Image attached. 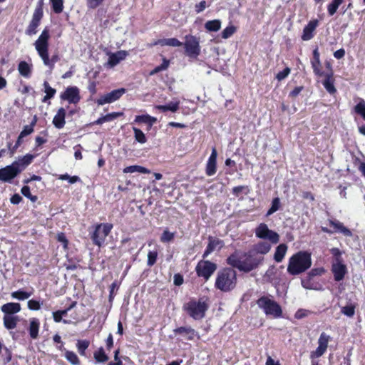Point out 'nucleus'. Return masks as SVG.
<instances>
[{
    "label": "nucleus",
    "instance_id": "cd10ccee",
    "mask_svg": "<svg viewBox=\"0 0 365 365\" xmlns=\"http://www.w3.org/2000/svg\"><path fill=\"white\" fill-rule=\"evenodd\" d=\"M12 359V351L3 344L0 340V361L3 365L9 364Z\"/></svg>",
    "mask_w": 365,
    "mask_h": 365
},
{
    "label": "nucleus",
    "instance_id": "f257e3e1",
    "mask_svg": "<svg viewBox=\"0 0 365 365\" xmlns=\"http://www.w3.org/2000/svg\"><path fill=\"white\" fill-rule=\"evenodd\" d=\"M263 257H257L253 251L241 253L236 250L226 259V263L240 272L249 273L262 262Z\"/></svg>",
    "mask_w": 365,
    "mask_h": 365
},
{
    "label": "nucleus",
    "instance_id": "a19ab883",
    "mask_svg": "<svg viewBox=\"0 0 365 365\" xmlns=\"http://www.w3.org/2000/svg\"><path fill=\"white\" fill-rule=\"evenodd\" d=\"M93 357L98 363H105L108 360V356L103 347H100L93 353Z\"/></svg>",
    "mask_w": 365,
    "mask_h": 365
},
{
    "label": "nucleus",
    "instance_id": "b1692460",
    "mask_svg": "<svg viewBox=\"0 0 365 365\" xmlns=\"http://www.w3.org/2000/svg\"><path fill=\"white\" fill-rule=\"evenodd\" d=\"M173 332L175 334L186 335V339L189 341L193 340L195 336H197V339H200L198 333L190 327H180L175 329Z\"/></svg>",
    "mask_w": 365,
    "mask_h": 365
},
{
    "label": "nucleus",
    "instance_id": "aec40b11",
    "mask_svg": "<svg viewBox=\"0 0 365 365\" xmlns=\"http://www.w3.org/2000/svg\"><path fill=\"white\" fill-rule=\"evenodd\" d=\"M311 65L314 73L317 76H323L324 73L322 71V63L320 61V53L318 48H315L312 52V58L311 59Z\"/></svg>",
    "mask_w": 365,
    "mask_h": 365
},
{
    "label": "nucleus",
    "instance_id": "052dcab7",
    "mask_svg": "<svg viewBox=\"0 0 365 365\" xmlns=\"http://www.w3.org/2000/svg\"><path fill=\"white\" fill-rule=\"evenodd\" d=\"M123 113L122 112H113V113L106 114V115H103V118L105 123L110 122V121L115 120L118 117L123 115Z\"/></svg>",
    "mask_w": 365,
    "mask_h": 365
},
{
    "label": "nucleus",
    "instance_id": "6ab92c4d",
    "mask_svg": "<svg viewBox=\"0 0 365 365\" xmlns=\"http://www.w3.org/2000/svg\"><path fill=\"white\" fill-rule=\"evenodd\" d=\"M224 246V242L215 237L209 236L208 244L202 255V258H206L210 254H211L216 248L220 250Z\"/></svg>",
    "mask_w": 365,
    "mask_h": 365
},
{
    "label": "nucleus",
    "instance_id": "49530a36",
    "mask_svg": "<svg viewBox=\"0 0 365 365\" xmlns=\"http://www.w3.org/2000/svg\"><path fill=\"white\" fill-rule=\"evenodd\" d=\"M32 292H27L22 289H19L17 291L11 292V297L14 299H16L19 300H25L31 297Z\"/></svg>",
    "mask_w": 365,
    "mask_h": 365
},
{
    "label": "nucleus",
    "instance_id": "dca6fc26",
    "mask_svg": "<svg viewBox=\"0 0 365 365\" xmlns=\"http://www.w3.org/2000/svg\"><path fill=\"white\" fill-rule=\"evenodd\" d=\"M126 90L123 88L115 89L110 93L101 96L97 99L96 103L98 105H104L106 103H111L121 98L125 93Z\"/></svg>",
    "mask_w": 365,
    "mask_h": 365
},
{
    "label": "nucleus",
    "instance_id": "c85d7f7f",
    "mask_svg": "<svg viewBox=\"0 0 365 365\" xmlns=\"http://www.w3.org/2000/svg\"><path fill=\"white\" fill-rule=\"evenodd\" d=\"M32 68V64H29L25 61H21L18 64L19 74L26 78H29L31 76Z\"/></svg>",
    "mask_w": 365,
    "mask_h": 365
},
{
    "label": "nucleus",
    "instance_id": "a211bd4d",
    "mask_svg": "<svg viewBox=\"0 0 365 365\" xmlns=\"http://www.w3.org/2000/svg\"><path fill=\"white\" fill-rule=\"evenodd\" d=\"M318 26L319 21L317 19H312L309 21L303 29L301 38L303 41H309L313 38L315 34V30Z\"/></svg>",
    "mask_w": 365,
    "mask_h": 365
},
{
    "label": "nucleus",
    "instance_id": "8fccbe9b",
    "mask_svg": "<svg viewBox=\"0 0 365 365\" xmlns=\"http://www.w3.org/2000/svg\"><path fill=\"white\" fill-rule=\"evenodd\" d=\"M133 130L134 132V137L136 141L141 144L146 143L147 138L145 137V135L140 129L133 127Z\"/></svg>",
    "mask_w": 365,
    "mask_h": 365
},
{
    "label": "nucleus",
    "instance_id": "5fc2aeb1",
    "mask_svg": "<svg viewBox=\"0 0 365 365\" xmlns=\"http://www.w3.org/2000/svg\"><path fill=\"white\" fill-rule=\"evenodd\" d=\"M312 277L309 276L308 274L306 276V277L302 279L301 284L302 286L307 289H316V287L314 286L313 282H312Z\"/></svg>",
    "mask_w": 365,
    "mask_h": 365
},
{
    "label": "nucleus",
    "instance_id": "473e14b6",
    "mask_svg": "<svg viewBox=\"0 0 365 365\" xmlns=\"http://www.w3.org/2000/svg\"><path fill=\"white\" fill-rule=\"evenodd\" d=\"M287 245L284 243L279 244L275 250V252L274 255V259L277 262H281L287 251Z\"/></svg>",
    "mask_w": 365,
    "mask_h": 365
},
{
    "label": "nucleus",
    "instance_id": "e433bc0d",
    "mask_svg": "<svg viewBox=\"0 0 365 365\" xmlns=\"http://www.w3.org/2000/svg\"><path fill=\"white\" fill-rule=\"evenodd\" d=\"M135 172L140 173H143V174H149L150 173V170L145 167H143L140 165H130V166L125 167L123 169L124 173H135Z\"/></svg>",
    "mask_w": 365,
    "mask_h": 365
},
{
    "label": "nucleus",
    "instance_id": "680f3d73",
    "mask_svg": "<svg viewBox=\"0 0 365 365\" xmlns=\"http://www.w3.org/2000/svg\"><path fill=\"white\" fill-rule=\"evenodd\" d=\"M290 71H291V69L289 67H286L282 71H279V73H277L276 78L279 81H281L284 80V78H286L289 76V74L290 73Z\"/></svg>",
    "mask_w": 365,
    "mask_h": 365
},
{
    "label": "nucleus",
    "instance_id": "69168bd1",
    "mask_svg": "<svg viewBox=\"0 0 365 365\" xmlns=\"http://www.w3.org/2000/svg\"><path fill=\"white\" fill-rule=\"evenodd\" d=\"M57 240L61 242L64 249H67L68 246V240H67L63 232H60L57 235Z\"/></svg>",
    "mask_w": 365,
    "mask_h": 365
},
{
    "label": "nucleus",
    "instance_id": "2f4dec72",
    "mask_svg": "<svg viewBox=\"0 0 365 365\" xmlns=\"http://www.w3.org/2000/svg\"><path fill=\"white\" fill-rule=\"evenodd\" d=\"M157 121V118L148 114L136 115L135 122L138 123H145L148 125V129L150 130L153 125Z\"/></svg>",
    "mask_w": 365,
    "mask_h": 365
},
{
    "label": "nucleus",
    "instance_id": "2eb2a0df",
    "mask_svg": "<svg viewBox=\"0 0 365 365\" xmlns=\"http://www.w3.org/2000/svg\"><path fill=\"white\" fill-rule=\"evenodd\" d=\"M331 339V337L329 334L322 332L318 339V347L310 353L312 357L319 358L324 355L327 350L328 344Z\"/></svg>",
    "mask_w": 365,
    "mask_h": 365
},
{
    "label": "nucleus",
    "instance_id": "3c124183",
    "mask_svg": "<svg viewBox=\"0 0 365 365\" xmlns=\"http://www.w3.org/2000/svg\"><path fill=\"white\" fill-rule=\"evenodd\" d=\"M51 7L54 13L60 14L63 10V0H50Z\"/></svg>",
    "mask_w": 365,
    "mask_h": 365
},
{
    "label": "nucleus",
    "instance_id": "423d86ee",
    "mask_svg": "<svg viewBox=\"0 0 365 365\" xmlns=\"http://www.w3.org/2000/svg\"><path fill=\"white\" fill-rule=\"evenodd\" d=\"M183 310L193 319L200 320L205 317L206 312L209 309V298L207 297H200L197 300L192 298L182 307Z\"/></svg>",
    "mask_w": 365,
    "mask_h": 365
},
{
    "label": "nucleus",
    "instance_id": "1a4fd4ad",
    "mask_svg": "<svg viewBox=\"0 0 365 365\" xmlns=\"http://www.w3.org/2000/svg\"><path fill=\"white\" fill-rule=\"evenodd\" d=\"M217 268V264L210 260H200L195 267L196 274L205 282L209 280Z\"/></svg>",
    "mask_w": 365,
    "mask_h": 365
},
{
    "label": "nucleus",
    "instance_id": "20e7f679",
    "mask_svg": "<svg viewBox=\"0 0 365 365\" xmlns=\"http://www.w3.org/2000/svg\"><path fill=\"white\" fill-rule=\"evenodd\" d=\"M235 269L230 266L222 267L217 272L214 284L217 290L227 293L236 288L237 274Z\"/></svg>",
    "mask_w": 365,
    "mask_h": 365
},
{
    "label": "nucleus",
    "instance_id": "f704fd0d",
    "mask_svg": "<svg viewBox=\"0 0 365 365\" xmlns=\"http://www.w3.org/2000/svg\"><path fill=\"white\" fill-rule=\"evenodd\" d=\"M3 321L5 328L10 330L16 327L19 319L17 316L4 315L3 317Z\"/></svg>",
    "mask_w": 365,
    "mask_h": 365
},
{
    "label": "nucleus",
    "instance_id": "864d4df0",
    "mask_svg": "<svg viewBox=\"0 0 365 365\" xmlns=\"http://www.w3.org/2000/svg\"><path fill=\"white\" fill-rule=\"evenodd\" d=\"M237 31L236 26L230 25L227 26L221 33V36L224 39L231 37Z\"/></svg>",
    "mask_w": 365,
    "mask_h": 365
},
{
    "label": "nucleus",
    "instance_id": "603ef678",
    "mask_svg": "<svg viewBox=\"0 0 365 365\" xmlns=\"http://www.w3.org/2000/svg\"><path fill=\"white\" fill-rule=\"evenodd\" d=\"M21 194L29 199L31 202H35L38 200V197L36 195H33L31 193L30 187L28 185H24L21 189Z\"/></svg>",
    "mask_w": 365,
    "mask_h": 365
},
{
    "label": "nucleus",
    "instance_id": "ea45409f",
    "mask_svg": "<svg viewBox=\"0 0 365 365\" xmlns=\"http://www.w3.org/2000/svg\"><path fill=\"white\" fill-rule=\"evenodd\" d=\"M64 357L72 365H81L78 356L73 351L65 350Z\"/></svg>",
    "mask_w": 365,
    "mask_h": 365
},
{
    "label": "nucleus",
    "instance_id": "4c0bfd02",
    "mask_svg": "<svg viewBox=\"0 0 365 365\" xmlns=\"http://www.w3.org/2000/svg\"><path fill=\"white\" fill-rule=\"evenodd\" d=\"M205 28L207 31L216 32L221 28V21L219 19H214L207 21L205 24Z\"/></svg>",
    "mask_w": 365,
    "mask_h": 365
},
{
    "label": "nucleus",
    "instance_id": "de8ad7c7",
    "mask_svg": "<svg viewBox=\"0 0 365 365\" xmlns=\"http://www.w3.org/2000/svg\"><path fill=\"white\" fill-rule=\"evenodd\" d=\"M169 66H170V61L168 60L165 57H163V63L160 65L156 66L154 69H153L150 72V75L153 76V75H155V74H156L159 72H161L163 71H165L166 69H168Z\"/></svg>",
    "mask_w": 365,
    "mask_h": 365
},
{
    "label": "nucleus",
    "instance_id": "37998d69",
    "mask_svg": "<svg viewBox=\"0 0 365 365\" xmlns=\"http://www.w3.org/2000/svg\"><path fill=\"white\" fill-rule=\"evenodd\" d=\"M280 207H281L280 199L278 197L273 198L272 200L271 207L267 210V212L266 213V216L267 217L270 216L271 215H272L273 213H274L275 212L279 210L280 209Z\"/></svg>",
    "mask_w": 365,
    "mask_h": 365
},
{
    "label": "nucleus",
    "instance_id": "c756f323",
    "mask_svg": "<svg viewBox=\"0 0 365 365\" xmlns=\"http://www.w3.org/2000/svg\"><path fill=\"white\" fill-rule=\"evenodd\" d=\"M155 108L161 112H167L171 111L173 113H175L180 108V101H177L175 102L171 101L166 105H157Z\"/></svg>",
    "mask_w": 365,
    "mask_h": 365
},
{
    "label": "nucleus",
    "instance_id": "774afa93",
    "mask_svg": "<svg viewBox=\"0 0 365 365\" xmlns=\"http://www.w3.org/2000/svg\"><path fill=\"white\" fill-rule=\"evenodd\" d=\"M207 6L205 0L201 1L200 3L195 4V11L197 14L202 12Z\"/></svg>",
    "mask_w": 365,
    "mask_h": 365
},
{
    "label": "nucleus",
    "instance_id": "6e6552de",
    "mask_svg": "<svg viewBox=\"0 0 365 365\" xmlns=\"http://www.w3.org/2000/svg\"><path fill=\"white\" fill-rule=\"evenodd\" d=\"M112 229L113 225L110 223H100L96 225L94 231L91 235L93 244L101 247Z\"/></svg>",
    "mask_w": 365,
    "mask_h": 365
},
{
    "label": "nucleus",
    "instance_id": "9d476101",
    "mask_svg": "<svg viewBox=\"0 0 365 365\" xmlns=\"http://www.w3.org/2000/svg\"><path fill=\"white\" fill-rule=\"evenodd\" d=\"M43 0H39L34 11L31 21L26 30L27 35L32 36L37 33V28L40 25L41 21L43 16Z\"/></svg>",
    "mask_w": 365,
    "mask_h": 365
},
{
    "label": "nucleus",
    "instance_id": "72a5a7b5",
    "mask_svg": "<svg viewBox=\"0 0 365 365\" xmlns=\"http://www.w3.org/2000/svg\"><path fill=\"white\" fill-rule=\"evenodd\" d=\"M271 245L267 242H259L254 245L253 251L254 253L265 255L269 252Z\"/></svg>",
    "mask_w": 365,
    "mask_h": 365
},
{
    "label": "nucleus",
    "instance_id": "bb28decb",
    "mask_svg": "<svg viewBox=\"0 0 365 365\" xmlns=\"http://www.w3.org/2000/svg\"><path fill=\"white\" fill-rule=\"evenodd\" d=\"M1 309L4 315L12 316L21 311V305L17 302H9L3 304Z\"/></svg>",
    "mask_w": 365,
    "mask_h": 365
},
{
    "label": "nucleus",
    "instance_id": "0eeeda50",
    "mask_svg": "<svg viewBox=\"0 0 365 365\" xmlns=\"http://www.w3.org/2000/svg\"><path fill=\"white\" fill-rule=\"evenodd\" d=\"M256 304L264 311L266 315H270L274 318L281 317L282 315L281 306L267 296L259 297L257 300Z\"/></svg>",
    "mask_w": 365,
    "mask_h": 365
},
{
    "label": "nucleus",
    "instance_id": "393cba45",
    "mask_svg": "<svg viewBox=\"0 0 365 365\" xmlns=\"http://www.w3.org/2000/svg\"><path fill=\"white\" fill-rule=\"evenodd\" d=\"M128 54V51H118L115 53H113L109 56L107 64L110 67H113L118 64L121 61L124 60L127 57Z\"/></svg>",
    "mask_w": 365,
    "mask_h": 365
},
{
    "label": "nucleus",
    "instance_id": "ddd939ff",
    "mask_svg": "<svg viewBox=\"0 0 365 365\" xmlns=\"http://www.w3.org/2000/svg\"><path fill=\"white\" fill-rule=\"evenodd\" d=\"M60 98L70 104H78L81 101L80 90L77 86H68L60 94Z\"/></svg>",
    "mask_w": 365,
    "mask_h": 365
},
{
    "label": "nucleus",
    "instance_id": "39448f33",
    "mask_svg": "<svg viewBox=\"0 0 365 365\" xmlns=\"http://www.w3.org/2000/svg\"><path fill=\"white\" fill-rule=\"evenodd\" d=\"M312 263V255L309 252L299 251L289 257L287 271L290 275H299L308 270Z\"/></svg>",
    "mask_w": 365,
    "mask_h": 365
},
{
    "label": "nucleus",
    "instance_id": "13d9d810",
    "mask_svg": "<svg viewBox=\"0 0 365 365\" xmlns=\"http://www.w3.org/2000/svg\"><path fill=\"white\" fill-rule=\"evenodd\" d=\"M157 258H158V252L157 251H149L148 253L147 265L148 267L153 266L156 263Z\"/></svg>",
    "mask_w": 365,
    "mask_h": 365
},
{
    "label": "nucleus",
    "instance_id": "a18cd8bd",
    "mask_svg": "<svg viewBox=\"0 0 365 365\" xmlns=\"http://www.w3.org/2000/svg\"><path fill=\"white\" fill-rule=\"evenodd\" d=\"M36 122L37 119L35 116L29 125H26L24 127L23 130L20 133V135L24 137L31 135L34 131V127L36 124Z\"/></svg>",
    "mask_w": 365,
    "mask_h": 365
},
{
    "label": "nucleus",
    "instance_id": "0e129e2a",
    "mask_svg": "<svg viewBox=\"0 0 365 365\" xmlns=\"http://www.w3.org/2000/svg\"><path fill=\"white\" fill-rule=\"evenodd\" d=\"M325 272V269L324 267H317L312 269L307 274L311 277H314L316 276H320Z\"/></svg>",
    "mask_w": 365,
    "mask_h": 365
},
{
    "label": "nucleus",
    "instance_id": "c03bdc74",
    "mask_svg": "<svg viewBox=\"0 0 365 365\" xmlns=\"http://www.w3.org/2000/svg\"><path fill=\"white\" fill-rule=\"evenodd\" d=\"M90 341L87 339L78 340L76 348L81 356H86V350L88 348Z\"/></svg>",
    "mask_w": 365,
    "mask_h": 365
},
{
    "label": "nucleus",
    "instance_id": "412c9836",
    "mask_svg": "<svg viewBox=\"0 0 365 365\" xmlns=\"http://www.w3.org/2000/svg\"><path fill=\"white\" fill-rule=\"evenodd\" d=\"M331 272L334 274V280L339 282L344 279L347 272V269L346 265L343 264L342 262H337L333 263L331 267Z\"/></svg>",
    "mask_w": 365,
    "mask_h": 365
},
{
    "label": "nucleus",
    "instance_id": "f3484780",
    "mask_svg": "<svg viewBox=\"0 0 365 365\" xmlns=\"http://www.w3.org/2000/svg\"><path fill=\"white\" fill-rule=\"evenodd\" d=\"M217 152L215 148H213L212 153L207 161L205 166V173L207 176H212L217 172Z\"/></svg>",
    "mask_w": 365,
    "mask_h": 365
},
{
    "label": "nucleus",
    "instance_id": "79ce46f5",
    "mask_svg": "<svg viewBox=\"0 0 365 365\" xmlns=\"http://www.w3.org/2000/svg\"><path fill=\"white\" fill-rule=\"evenodd\" d=\"M344 1V0H332L331 3L327 5V12L330 16L336 14L339 6Z\"/></svg>",
    "mask_w": 365,
    "mask_h": 365
},
{
    "label": "nucleus",
    "instance_id": "58836bf2",
    "mask_svg": "<svg viewBox=\"0 0 365 365\" xmlns=\"http://www.w3.org/2000/svg\"><path fill=\"white\" fill-rule=\"evenodd\" d=\"M43 87L45 89L44 91L46 93V95L43 98L42 102L46 103L48 100H50L51 98L54 97V96L56 93V90L55 88L51 87V86L49 85V83L47 81H44Z\"/></svg>",
    "mask_w": 365,
    "mask_h": 365
},
{
    "label": "nucleus",
    "instance_id": "6e6d98bb",
    "mask_svg": "<svg viewBox=\"0 0 365 365\" xmlns=\"http://www.w3.org/2000/svg\"><path fill=\"white\" fill-rule=\"evenodd\" d=\"M250 192L249 187L247 185H239L234 187L232 190V194L235 197H239L241 193H245V195L248 194Z\"/></svg>",
    "mask_w": 365,
    "mask_h": 365
},
{
    "label": "nucleus",
    "instance_id": "9b49d317",
    "mask_svg": "<svg viewBox=\"0 0 365 365\" xmlns=\"http://www.w3.org/2000/svg\"><path fill=\"white\" fill-rule=\"evenodd\" d=\"M183 43L185 53L190 58H197L200 53V38L192 35H186Z\"/></svg>",
    "mask_w": 365,
    "mask_h": 365
},
{
    "label": "nucleus",
    "instance_id": "4be33fe9",
    "mask_svg": "<svg viewBox=\"0 0 365 365\" xmlns=\"http://www.w3.org/2000/svg\"><path fill=\"white\" fill-rule=\"evenodd\" d=\"M40 324L41 323L38 318L33 317L29 319L27 330L31 339L36 340L38 338Z\"/></svg>",
    "mask_w": 365,
    "mask_h": 365
},
{
    "label": "nucleus",
    "instance_id": "f8f14e48",
    "mask_svg": "<svg viewBox=\"0 0 365 365\" xmlns=\"http://www.w3.org/2000/svg\"><path fill=\"white\" fill-rule=\"evenodd\" d=\"M255 235L257 238L268 240L272 244H277L279 241V235L275 231L269 230L267 225L260 223L255 229Z\"/></svg>",
    "mask_w": 365,
    "mask_h": 365
},
{
    "label": "nucleus",
    "instance_id": "4d7b16f0",
    "mask_svg": "<svg viewBox=\"0 0 365 365\" xmlns=\"http://www.w3.org/2000/svg\"><path fill=\"white\" fill-rule=\"evenodd\" d=\"M175 237V233L170 232L168 230L163 231V234L160 236V241L162 242H170L173 240Z\"/></svg>",
    "mask_w": 365,
    "mask_h": 365
},
{
    "label": "nucleus",
    "instance_id": "f03ea898",
    "mask_svg": "<svg viewBox=\"0 0 365 365\" xmlns=\"http://www.w3.org/2000/svg\"><path fill=\"white\" fill-rule=\"evenodd\" d=\"M37 155V154H26L22 157H19L11 165L1 168L0 181L10 182L31 164Z\"/></svg>",
    "mask_w": 365,
    "mask_h": 365
},
{
    "label": "nucleus",
    "instance_id": "a878e982",
    "mask_svg": "<svg viewBox=\"0 0 365 365\" xmlns=\"http://www.w3.org/2000/svg\"><path fill=\"white\" fill-rule=\"evenodd\" d=\"M66 110L63 108H60L57 110L56 114L54 115L53 118V124L55 128L58 129H61L64 127L66 124Z\"/></svg>",
    "mask_w": 365,
    "mask_h": 365
},
{
    "label": "nucleus",
    "instance_id": "09e8293b",
    "mask_svg": "<svg viewBox=\"0 0 365 365\" xmlns=\"http://www.w3.org/2000/svg\"><path fill=\"white\" fill-rule=\"evenodd\" d=\"M354 112L361 115L365 120V101L364 99L361 98L359 102L354 106Z\"/></svg>",
    "mask_w": 365,
    "mask_h": 365
},
{
    "label": "nucleus",
    "instance_id": "338daca9",
    "mask_svg": "<svg viewBox=\"0 0 365 365\" xmlns=\"http://www.w3.org/2000/svg\"><path fill=\"white\" fill-rule=\"evenodd\" d=\"M104 0H86L87 6L89 9H95L99 6Z\"/></svg>",
    "mask_w": 365,
    "mask_h": 365
},
{
    "label": "nucleus",
    "instance_id": "e2e57ef3",
    "mask_svg": "<svg viewBox=\"0 0 365 365\" xmlns=\"http://www.w3.org/2000/svg\"><path fill=\"white\" fill-rule=\"evenodd\" d=\"M67 270H76L78 268V264L73 259H68L67 262L64 264Z\"/></svg>",
    "mask_w": 365,
    "mask_h": 365
},
{
    "label": "nucleus",
    "instance_id": "c9c22d12",
    "mask_svg": "<svg viewBox=\"0 0 365 365\" xmlns=\"http://www.w3.org/2000/svg\"><path fill=\"white\" fill-rule=\"evenodd\" d=\"M357 307L356 302H349L341 309V312L348 317H353L355 314V309Z\"/></svg>",
    "mask_w": 365,
    "mask_h": 365
},
{
    "label": "nucleus",
    "instance_id": "4468645a",
    "mask_svg": "<svg viewBox=\"0 0 365 365\" xmlns=\"http://www.w3.org/2000/svg\"><path fill=\"white\" fill-rule=\"evenodd\" d=\"M329 225L334 228V230H331L325 227H322L321 230L322 232L328 234H332L334 232H340L345 237H351L352 232L345 227L343 223L336 220H329Z\"/></svg>",
    "mask_w": 365,
    "mask_h": 365
},
{
    "label": "nucleus",
    "instance_id": "bf43d9fd",
    "mask_svg": "<svg viewBox=\"0 0 365 365\" xmlns=\"http://www.w3.org/2000/svg\"><path fill=\"white\" fill-rule=\"evenodd\" d=\"M28 308L30 310L38 311L41 309V303L36 299H30L27 302Z\"/></svg>",
    "mask_w": 365,
    "mask_h": 365
},
{
    "label": "nucleus",
    "instance_id": "7ed1b4c3",
    "mask_svg": "<svg viewBox=\"0 0 365 365\" xmlns=\"http://www.w3.org/2000/svg\"><path fill=\"white\" fill-rule=\"evenodd\" d=\"M50 37V30L48 27L46 26L43 29L34 45L43 64L50 68H53L55 63L60 60V58L58 53L53 54L51 58L49 57L48 49Z\"/></svg>",
    "mask_w": 365,
    "mask_h": 365
},
{
    "label": "nucleus",
    "instance_id": "7c9ffc66",
    "mask_svg": "<svg viewBox=\"0 0 365 365\" xmlns=\"http://www.w3.org/2000/svg\"><path fill=\"white\" fill-rule=\"evenodd\" d=\"M169 46L173 47H178L182 45V43L176 38H163L155 41L152 46Z\"/></svg>",
    "mask_w": 365,
    "mask_h": 365
},
{
    "label": "nucleus",
    "instance_id": "5701e85b",
    "mask_svg": "<svg viewBox=\"0 0 365 365\" xmlns=\"http://www.w3.org/2000/svg\"><path fill=\"white\" fill-rule=\"evenodd\" d=\"M323 76L325 77L324 80L322 81L324 88L330 95H335L337 91L334 86L335 79L334 78L333 71L324 73Z\"/></svg>",
    "mask_w": 365,
    "mask_h": 365
}]
</instances>
